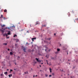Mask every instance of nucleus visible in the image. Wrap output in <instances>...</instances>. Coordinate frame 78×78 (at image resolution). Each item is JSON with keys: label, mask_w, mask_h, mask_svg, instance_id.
I'll return each mask as SVG.
<instances>
[{"label": "nucleus", "mask_w": 78, "mask_h": 78, "mask_svg": "<svg viewBox=\"0 0 78 78\" xmlns=\"http://www.w3.org/2000/svg\"><path fill=\"white\" fill-rule=\"evenodd\" d=\"M52 74L53 76H54V75H55V73H52Z\"/></svg>", "instance_id": "obj_18"}, {"label": "nucleus", "mask_w": 78, "mask_h": 78, "mask_svg": "<svg viewBox=\"0 0 78 78\" xmlns=\"http://www.w3.org/2000/svg\"><path fill=\"white\" fill-rule=\"evenodd\" d=\"M49 70L50 71V72L51 73V68H49Z\"/></svg>", "instance_id": "obj_13"}, {"label": "nucleus", "mask_w": 78, "mask_h": 78, "mask_svg": "<svg viewBox=\"0 0 78 78\" xmlns=\"http://www.w3.org/2000/svg\"><path fill=\"white\" fill-rule=\"evenodd\" d=\"M14 70H16V69H14Z\"/></svg>", "instance_id": "obj_40"}, {"label": "nucleus", "mask_w": 78, "mask_h": 78, "mask_svg": "<svg viewBox=\"0 0 78 78\" xmlns=\"http://www.w3.org/2000/svg\"><path fill=\"white\" fill-rule=\"evenodd\" d=\"M35 76H36V77L37 76V75H36Z\"/></svg>", "instance_id": "obj_47"}, {"label": "nucleus", "mask_w": 78, "mask_h": 78, "mask_svg": "<svg viewBox=\"0 0 78 78\" xmlns=\"http://www.w3.org/2000/svg\"><path fill=\"white\" fill-rule=\"evenodd\" d=\"M35 59L37 60V62H41V60H39V59L37 58H35Z\"/></svg>", "instance_id": "obj_2"}, {"label": "nucleus", "mask_w": 78, "mask_h": 78, "mask_svg": "<svg viewBox=\"0 0 78 78\" xmlns=\"http://www.w3.org/2000/svg\"><path fill=\"white\" fill-rule=\"evenodd\" d=\"M10 55H13V53L12 52H10Z\"/></svg>", "instance_id": "obj_12"}, {"label": "nucleus", "mask_w": 78, "mask_h": 78, "mask_svg": "<svg viewBox=\"0 0 78 78\" xmlns=\"http://www.w3.org/2000/svg\"><path fill=\"white\" fill-rule=\"evenodd\" d=\"M19 58H20V56H18V58H17V59H19Z\"/></svg>", "instance_id": "obj_24"}, {"label": "nucleus", "mask_w": 78, "mask_h": 78, "mask_svg": "<svg viewBox=\"0 0 78 78\" xmlns=\"http://www.w3.org/2000/svg\"><path fill=\"white\" fill-rule=\"evenodd\" d=\"M5 25H2L1 26L2 27H5Z\"/></svg>", "instance_id": "obj_16"}, {"label": "nucleus", "mask_w": 78, "mask_h": 78, "mask_svg": "<svg viewBox=\"0 0 78 78\" xmlns=\"http://www.w3.org/2000/svg\"><path fill=\"white\" fill-rule=\"evenodd\" d=\"M49 76L50 77L51 76V75H50Z\"/></svg>", "instance_id": "obj_38"}, {"label": "nucleus", "mask_w": 78, "mask_h": 78, "mask_svg": "<svg viewBox=\"0 0 78 78\" xmlns=\"http://www.w3.org/2000/svg\"><path fill=\"white\" fill-rule=\"evenodd\" d=\"M3 45H7V43H4L3 44Z\"/></svg>", "instance_id": "obj_11"}, {"label": "nucleus", "mask_w": 78, "mask_h": 78, "mask_svg": "<svg viewBox=\"0 0 78 78\" xmlns=\"http://www.w3.org/2000/svg\"><path fill=\"white\" fill-rule=\"evenodd\" d=\"M12 76V74L9 75V78H11V76Z\"/></svg>", "instance_id": "obj_10"}, {"label": "nucleus", "mask_w": 78, "mask_h": 78, "mask_svg": "<svg viewBox=\"0 0 78 78\" xmlns=\"http://www.w3.org/2000/svg\"><path fill=\"white\" fill-rule=\"evenodd\" d=\"M55 59V58H54L53 57H52L51 58V59Z\"/></svg>", "instance_id": "obj_25"}, {"label": "nucleus", "mask_w": 78, "mask_h": 78, "mask_svg": "<svg viewBox=\"0 0 78 78\" xmlns=\"http://www.w3.org/2000/svg\"><path fill=\"white\" fill-rule=\"evenodd\" d=\"M23 46H22V47H23Z\"/></svg>", "instance_id": "obj_63"}, {"label": "nucleus", "mask_w": 78, "mask_h": 78, "mask_svg": "<svg viewBox=\"0 0 78 78\" xmlns=\"http://www.w3.org/2000/svg\"><path fill=\"white\" fill-rule=\"evenodd\" d=\"M16 63H15V65H16Z\"/></svg>", "instance_id": "obj_60"}, {"label": "nucleus", "mask_w": 78, "mask_h": 78, "mask_svg": "<svg viewBox=\"0 0 78 78\" xmlns=\"http://www.w3.org/2000/svg\"><path fill=\"white\" fill-rule=\"evenodd\" d=\"M0 18H1V19H2V17H1Z\"/></svg>", "instance_id": "obj_59"}, {"label": "nucleus", "mask_w": 78, "mask_h": 78, "mask_svg": "<svg viewBox=\"0 0 78 78\" xmlns=\"http://www.w3.org/2000/svg\"><path fill=\"white\" fill-rule=\"evenodd\" d=\"M75 19L77 21H78V18L76 19Z\"/></svg>", "instance_id": "obj_26"}, {"label": "nucleus", "mask_w": 78, "mask_h": 78, "mask_svg": "<svg viewBox=\"0 0 78 78\" xmlns=\"http://www.w3.org/2000/svg\"><path fill=\"white\" fill-rule=\"evenodd\" d=\"M8 33H7V34L8 35H9L10 34H11V32L10 31H8Z\"/></svg>", "instance_id": "obj_3"}, {"label": "nucleus", "mask_w": 78, "mask_h": 78, "mask_svg": "<svg viewBox=\"0 0 78 78\" xmlns=\"http://www.w3.org/2000/svg\"><path fill=\"white\" fill-rule=\"evenodd\" d=\"M40 24V23H39V22H37L36 23V25H39Z\"/></svg>", "instance_id": "obj_7"}, {"label": "nucleus", "mask_w": 78, "mask_h": 78, "mask_svg": "<svg viewBox=\"0 0 78 78\" xmlns=\"http://www.w3.org/2000/svg\"><path fill=\"white\" fill-rule=\"evenodd\" d=\"M46 26H47V25H44V27H46Z\"/></svg>", "instance_id": "obj_33"}, {"label": "nucleus", "mask_w": 78, "mask_h": 78, "mask_svg": "<svg viewBox=\"0 0 78 78\" xmlns=\"http://www.w3.org/2000/svg\"><path fill=\"white\" fill-rule=\"evenodd\" d=\"M27 33H29V32H28V31H27Z\"/></svg>", "instance_id": "obj_51"}, {"label": "nucleus", "mask_w": 78, "mask_h": 78, "mask_svg": "<svg viewBox=\"0 0 78 78\" xmlns=\"http://www.w3.org/2000/svg\"><path fill=\"white\" fill-rule=\"evenodd\" d=\"M8 37H7V39H8Z\"/></svg>", "instance_id": "obj_57"}, {"label": "nucleus", "mask_w": 78, "mask_h": 78, "mask_svg": "<svg viewBox=\"0 0 78 78\" xmlns=\"http://www.w3.org/2000/svg\"><path fill=\"white\" fill-rule=\"evenodd\" d=\"M1 76H3V74H1Z\"/></svg>", "instance_id": "obj_21"}, {"label": "nucleus", "mask_w": 78, "mask_h": 78, "mask_svg": "<svg viewBox=\"0 0 78 78\" xmlns=\"http://www.w3.org/2000/svg\"><path fill=\"white\" fill-rule=\"evenodd\" d=\"M54 36H55V35H56V34H54Z\"/></svg>", "instance_id": "obj_42"}, {"label": "nucleus", "mask_w": 78, "mask_h": 78, "mask_svg": "<svg viewBox=\"0 0 78 78\" xmlns=\"http://www.w3.org/2000/svg\"><path fill=\"white\" fill-rule=\"evenodd\" d=\"M23 50L24 52H26V51H25L26 50V48H25V47H23Z\"/></svg>", "instance_id": "obj_6"}, {"label": "nucleus", "mask_w": 78, "mask_h": 78, "mask_svg": "<svg viewBox=\"0 0 78 78\" xmlns=\"http://www.w3.org/2000/svg\"><path fill=\"white\" fill-rule=\"evenodd\" d=\"M5 36L6 37H8V35H7V34H6V35H5Z\"/></svg>", "instance_id": "obj_31"}, {"label": "nucleus", "mask_w": 78, "mask_h": 78, "mask_svg": "<svg viewBox=\"0 0 78 78\" xmlns=\"http://www.w3.org/2000/svg\"><path fill=\"white\" fill-rule=\"evenodd\" d=\"M26 44H28V43H26Z\"/></svg>", "instance_id": "obj_48"}, {"label": "nucleus", "mask_w": 78, "mask_h": 78, "mask_svg": "<svg viewBox=\"0 0 78 78\" xmlns=\"http://www.w3.org/2000/svg\"><path fill=\"white\" fill-rule=\"evenodd\" d=\"M34 63H37L36 62H35Z\"/></svg>", "instance_id": "obj_44"}, {"label": "nucleus", "mask_w": 78, "mask_h": 78, "mask_svg": "<svg viewBox=\"0 0 78 78\" xmlns=\"http://www.w3.org/2000/svg\"><path fill=\"white\" fill-rule=\"evenodd\" d=\"M46 57H47V58H48V56L47 55H46Z\"/></svg>", "instance_id": "obj_23"}, {"label": "nucleus", "mask_w": 78, "mask_h": 78, "mask_svg": "<svg viewBox=\"0 0 78 78\" xmlns=\"http://www.w3.org/2000/svg\"><path fill=\"white\" fill-rule=\"evenodd\" d=\"M7 70H9V69H7Z\"/></svg>", "instance_id": "obj_54"}, {"label": "nucleus", "mask_w": 78, "mask_h": 78, "mask_svg": "<svg viewBox=\"0 0 78 78\" xmlns=\"http://www.w3.org/2000/svg\"><path fill=\"white\" fill-rule=\"evenodd\" d=\"M9 50H10L8 48V51H9Z\"/></svg>", "instance_id": "obj_34"}, {"label": "nucleus", "mask_w": 78, "mask_h": 78, "mask_svg": "<svg viewBox=\"0 0 78 78\" xmlns=\"http://www.w3.org/2000/svg\"><path fill=\"white\" fill-rule=\"evenodd\" d=\"M13 27H15V26H13L12 27H8L7 28L9 30H11V31H12L13 30H14V28H13Z\"/></svg>", "instance_id": "obj_1"}, {"label": "nucleus", "mask_w": 78, "mask_h": 78, "mask_svg": "<svg viewBox=\"0 0 78 78\" xmlns=\"http://www.w3.org/2000/svg\"><path fill=\"white\" fill-rule=\"evenodd\" d=\"M15 41H16V42H18L19 41V40L17 38L15 39Z\"/></svg>", "instance_id": "obj_4"}, {"label": "nucleus", "mask_w": 78, "mask_h": 78, "mask_svg": "<svg viewBox=\"0 0 78 78\" xmlns=\"http://www.w3.org/2000/svg\"><path fill=\"white\" fill-rule=\"evenodd\" d=\"M0 30L2 33H4V30H3L2 29H0Z\"/></svg>", "instance_id": "obj_9"}, {"label": "nucleus", "mask_w": 78, "mask_h": 78, "mask_svg": "<svg viewBox=\"0 0 78 78\" xmlns=\"http://www.w3.org/2000/svg\"><path fill=\"white\" fill-rule=\"evenodd\" d=\"M4 73L5 74H6L7 75V74H8V73H7V72H5Z\"/></svg>", "instance_id": "obj_19"}, {"label": "nucleus", "mask_w": 78, "mask_h": 78, "mask_svg": "<svg viewBox=\"0 0 78 78\" xmlns=\"http://www.w3.org/2000/svg\"><path fill=\"white\" fill-rule=\"evenodd\" d=\"M24 73H25V74H26L27 73H28V72H25Z\"/></svg>", "instance_id": "obj_30"}, {"label": "nucleus", "mask_w": 78, "mask_h": 78, "mask_svg": "<svg viewBox=\"0 0 78 78\" xmlns=\"http://www.w3.org/2000/svg\"><path fill=\"white\" fill-rule=\"evenodd\" d=\"M17 37V35L16 34H14V36H13V37Z\"/></svg>", "instance_id": "obj_8"}, {"label": "nucleus", "mask_w": 78, "mask_h": 78, "mask_svg": "<svg viewBox=\"0 0 78 78\" xmlns=\"http://www.w3.org/2000/svg\"><path fill=\"white\" fill-rule=\"evenodd\" d=\"M57 51H60V49L57 48Z\"/></svg>", "instance_id": "obj_14"}, {"label": "nucleus", "mask_w": 78, "mask_h": 78, "mask_svg": "<svg viewBox=\"0 0 78 78\" xmlns=\"http://www.w3.org/2000/svg\"><path fill=\"white\" fill-rule=\"evenodd\" d=\"M1 16L2 17H3V16L2 15Z\"/></svg>", "instance_id": "obj_37"}, {"label": "nucleus", "mask_w": 78, "mask_h": 78, "mask_svg": "<svg viewBox=\"0 0 78 78\" xmlns=\"http://www.w3.org/2000/svg\"><path fill=\"white\" fill-rule=\"evenodd\" d=\"M45 51H47V49H45Z\"/></svg>", "instance_id": "obj_45"}, {"label": "nucleus", "mask_w": 78, "mask_h": 78, "mask_svg": "<svg viewBox=\"0 0 78 78\" xmlns=\"http://www.w3.org/2000/svg\"><path fill=\"white\" fill-rule=\"evenodd\" d=\"M11 71H10V72H9L10 73H11Z\"/></svg>", "instance_id": "obj_56"}, {"label": "nucleus", "mask_w": 78, "mask_h": 78, "mask_svg": "<svg viewBox=\"0 0 78 78\" xmlns=\"http://www.w3.org/2000/svg\"><path fill=\"white\" fill-rule=\"evenodd\" d=\"M4 12H7V10L6 9H5L4 10Z\"/></svg>", "instance_id": "obj_15"}, {"label": "nucleus", "mask_w": 78, "mask_h": 78, "mask_svg": "<svg viewBox=\"0 0 78 78\" xmlns=\"http://www.w3.org/2000/svg\"><path fill=\"white\" fill-rule=\"evenodd\" d=\"M59 46H61V44H60L59 45Z\"/></svg>", "instance_id": "obj_32"}, {"label": "nucleus", "mask_w": 78, "mask_h": 78, "mask_svg": "<svg viewBox=\"0 0 78 78\" xmlns=\"http://www.w3.org/2000/svg\"><path fill=\"white\" fill-rule=\"evenodd\" d=\"M47 64L48 65L49 64H48V63H47Z\"/></svg>", "instance_id": "obj_53"}, {"label": "nucleus", "mask_w": 78, "mask_h": 78, "mask_svg": "<svg viewBox=\"0 0 78 78\" xmlns=\"http://www.w3.org/2000/svg\"><path fill=\"white\" fill-rule=\"evenodd\" d=\"M68 61H69V60H68Z\"/></svg>", "instance_id": "obj_64"}, {"label": "nucleus", "mask_w": 78, "mask_h": 78, "mask_svg": "<svg viewBox=\"0 0 78 78\" xmlns=\"http://www.w3.org/2000/svg\"><path fill=\"white\" fill-rule=\"evenodd\" d=\"M17 44H15V45H17Z\"/></svg>", "instance_id": "obj_52"}, {"label": "nucleus", "mask_w": 78, "mask_h": 78, "mask_svg": "<svg viewBox=\"0 0 78 78\" xmlns=\"http://www.w3.org/2000/svg\"><path fill=\"white\" fill-rule=\"evenodd\" d=\"M55 54H58V52H55Z\"/></svg>", "instance_id": "obj_22"}, {"label": "nucleus", "mask_w": 78, "mask_h": 78, "mask_svg": "<svg viewBox=\"0 0 78 78\" xmlns=\"http://www.w3.org/2000/svg\"><path fill=\"white\" fill-rule=\"evenodd\" d=\"M47 63H48V62H47Z\"/></svg>", "instance_id": "obj_58"}, {"label": "nucleus", "mask_w": 78, "mask_h": 78, "mask_svg": "<svg viewBox=\"0 0 78 78\" xmlns=\"http://www.w3.org/2000/svg\"><path fill=\"white\" fill-rule=\"evenodd\" d=\"M67 55H68V52H67Z\"/></svg>", "instance_id": "obj_55"}, {"label": "nucleus", "mask_w": 78, "mask_h": 78, "mask_svg": "<svg viewBox=\"0 0 78 78\" xmlns=\"http://www.w3.org/2000/svg\"><path fill=\"white\" fill-rule=\"evenodd\" d=\"M1 57H2V56L1 55L0 56V59H1Z\"/></svg>", "instance_id": "obj_39"}, {"label": "nucleus", "mask_w": 78, "mask_h": 78, "mask_svg": "<svg viewBox=\"0 0 78 78\" xmlns=\"http://www.w3.org/2000/svg\"><path fill=\"white\" fill-rule=\"evenodd\" d=\"M71 78H73V77H72V76H71Z\"/></svg>", "instance_id": "obj_50"}, {"label": "nucleus", "mask_w": 78, "mask_h": 78, "mask_svg": "<svg viewBox=\"0 0 78 78\" xmlns=\"http://www.w3.org/2000/svg\"><path fill=\"white\" fill-rule=\"evenodd\" d=\"M48 40H49V41H50V40H51V38H48Z\"/></svg>", "instance_id": "obj_27"}, {"label": "nucleus", "mask_w": 78, "mask_h": 78, "mask_svg": "<svg viewBox=\"0 0 78 78\" xmlns=\"http://www.w3.org/2000/svg\"><path fill=\"white\" fill-rule=\"evenodd\" d=\"M74 22L75 23V20H74Z\"/></svg>", "instance_id": "obj_61"}, {"label": "nucleus", "mask_w": 78, "mask_h": 78, "mask_svg": "<svg viewBox=\"0 0 78 78\" xmlns=\"http://www.w3.org/2000/svg\"><path fill=\"white\" fill-rule=\"evenodd\" d=\"M42 58H43V57H42Z\"/></svg>", "instance_id": "obj_62"}, {"label": "nucleus", "mask_w": 78, "mask_h": 78, "mask_svg": "<svg viewBox=\"0 0 78 78\" xmlns=\"http://www.w3.org/2000/svg\"><path fill=\"white\" fill-rule=\"evenodd\" d=\"M44 25H42V27H44Z\"/></svg>", "instance_id": "obj_43"}, {"label": "nucleus", "mask_w": 78, "mask_h": 78, "mask_svg": "<svg viewBox=\"0 0 78 78\" xmlns=\"http://www.w3.org/2000/svg\"><path fill=\"white\" fill-rule=\"evenodd\" d=\"M6 33H5L4 34H3V35L4 36H6Z\"/></svg>", "instance_id": "obj_17"}, {"label": "nucleus", "mask_w": 78, "mask_h": 78, "mask_svg": "<svg viewBox=\"0 0 78 78\" xmlns=\"http://www.w3.org/2000/svg\"><path fill=\"white\" fill-rule=\"evenodd\" d=\"M35 76L34 75V76H33V77H34Z\"/></svg>", "instance_id": "obj_41"}, {"label": "nucleus", "mask_w": 78, "mask_h": 78, "mask_svg": "<svg viewBox=\"0 0 78 78\" xmlns=\"http://www.w3.org/2000/svg\"><path fill=\"white\" fill-rule=\"evenodd\" d=\"M32 41H33V42H34V40H35V39H36V37H34V38H32L31 39Z\"/></svg>", "instance_id": "obj_5"}, {"label": "nucleus", "mask_w": 78, "mask_h": 78, "mask_svg": "<svg viewBox=\"0 0 78 78\" xmlns=\"http://www.w3.org/2000/svg\"><path fill=\"white\" fill-rule=\"evenodd\" d=\"M23 30H23V29H22V30H21V31H23Z\"/></svg>", "instance_id": "obj_28"}, {"label": "nucleus", "mask_w": 78, "mask_h": 78, "mask_svg": "<svg viewBox=\"0 0 78 78\" xmlns=\"http://www.w3.org/2000/svg\"><path fill=\"white\" fill-rule=\"evenodd\" d=\"M10 72H12V70L10 69Z\"/></svg>", "instance_id": "obj_35"}, {"label": "nucleus", "mask_w": 78, "mask_h": 78, "mask_svg": "<svg viewBox=\"0 0 78 78\" xmlns=\"http://www.w3.org/2000/svg\"><path fill=\"white\" fill-rule=\"evenodd\" d=\"M5 29H7V27H6L4 29V30H5Z\"/></svg>", "instance_id": "obj_36"}, {"label": "nucleus", "mask_w": 78, "mask_h": 78, "mask_svg": "<svg viewBox=\"0 0 78 78\" xmlns=\"http://www.w3.org/2000/svg\"><path fill=\"white\" fill-rule=\"evenodd\" d=\"M45 76H46V77L48 76V75H47V74H46L45 75Z\"/></svg>", "instance_id": "obj_29"}, {"label": "nucleus", "mask_w": 78, "mask_h": 78, "mask_svg": "<svg viewBox=\"0 0 78 78\" xmlns=\"http://www.w3.org/2000/svg\"><path fill=\"white\" fill-rule=\"evenodd\" d=\"M40 67H41V65H40Z\"/></svg>", "instance_id": "obj_46"}, {"label": "nucleus", "mask_w": 78, "mask_h": 78, "mask_svg": "<svg viewBox=\"0 0 78 78\" xmlns=\"http://www.w3.org/2000/svg\"><path fill=\"white\" fill-rule=\"evenodd\" d=\"M41 64H43V63H41Z\"/></svg>", "instance_id": "obj_49"}, {"label": "nucleus", "mask_w": 78, "mask_h": 78, "mask_svg": "<svg viewBox=\"0 0 78 78\" xmlns=\"http://www.w3.org/2000/svg\"><path fill=\"white\" fill-rule=\"evenodd\" d=\"M69 15H68L69 17H70V13L68 12Z\"/></svg>", "instance_id": "obj_20"}]
</instances>
